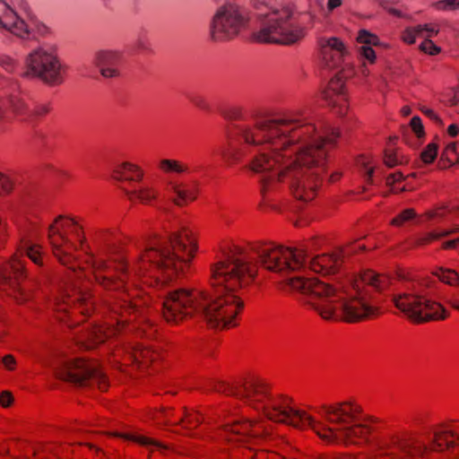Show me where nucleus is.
I'll use <instances>...</instances> for the list:
<instances>
[{
	"label": "nucleus",
	"mask_w": 459,
	"mask_h": 459,
	"mask_svg": "<svg viewBox=\"0 0 459 459\" xmlns=\"http://www.w3.org/2000/svg\"><path fill=\"white\" fill-rule=\"evenodd\" d=\"M84 219L58 215L48 228V242L56 261L83 277L87 284L71 283L56 299V318L73 328L87 320L95 311V302L88 284L95 282L112 291L104 309L108 316L88 332L82 346L94 349L120 333L130 332L153 338L157 326L152 318V298L142 289H130L134 280L157 290L184 276L198 250L195 232L188 227L156 237L130 263L117 247L106 243L96 255L90 249Z\"/></svg>",
	"instance_id": "obj_1"
},
{
	"label": "nucleus",
	"mask_w": 459,
	"mask_h": 459,
	"mask_svg": "<svg viewBox=\"0 0 459 459\" xmlns=\"http://www.w3.org/2000/svg\"><path fill=\"white\" fill-rule=\"evenodd\" d=\"M222 392L234 396L269 420L284 423L299 429H312L329 445L363 446L371 442L377 417L366 414L353 398L310 407L297 406L286 394L273 393L264 377L250 375L239 385H227Z\"/></svg>",
	"instance_id": "obj_2"
},
{
	"label": "nucleus",
	"mask_w": 459,
	"mask_h": 459,
	"mask_svg": "<svg viewBox=\"0 0 459 459\" xmlns=\"http://www.w3.org/2000/svg\"><path fill=\"white\" fill-rule=\"evenodd\" d=\"M258 273V264L248 248L232 246L211 265L213 297L204 288L185 287L168 292L163 299L165 321L178 325L203 316L213 329H230L238 325L244 302L236 292L252 284Z\"/></svg>",
	"instance_id": "obj_3"
},
{
	"label": "nucleus",
	"mask_w": 459,
	"mask_h": 459,
	"mask_svg": "<svg viewBox=\"0 0 459 459\" xmlns=\"http://www.w3.org/2000/svg\"><path fill=\"white\" fill-rule=\"evenodd\" d=\"M316 122L299 113L286 114L281 118L261 119L254 124H231L226 128L227 144L224 159L238 163L255 152L248 169L255 173L278 169L292 160L296 150L309 141L317 132Z\"/></svg>",
	"instance_id": "obj_4"
},
{
	"label": "nucleus",
	"mask_w": 459,
	"mask_h": 459,
	"mask_svg": "<svg viewBox=\"0 0 459 459\" xmlns=\"http://www.w3.org/2000/svg\"><path fill=\"white\" fill-rule=\"evenodd\" d=\"M288 284L307 295V303L323 319L337 320L339 305L343 320L356 323L380 315V294L389 288L391 280L386 274L365 270L339 289L316 278L301 276L290 278Z\"/></svg>",
	"instance_id": "obj_5"
},
{
	"label": "nucleus",
	"mask_w": 459,
	"mask_h": 459,
	"mask_svg": "<svg viewBox=\"0 0 459 459\" xmlns=\"http://www.w3.org/2000/svg\"><path fill=\"white\" fill-rule=\"evenodd\" d=\"M317 132L296 150L290 160V194L298 201L314 200L322 186L331 152L338 147L341 131L318 121Z\"/></svg>",
	"instance_id": "obj_6"
},
{
	"label": "nucleus",
	"mask_w": 459,
	"mask_h": 459,
	"mask_svg": "<svg viewBox=\"0 0 459 459\" xmlns=\"http://www.w3.org/2000/svg\"><path fill=\"white\" fill-rule=\"evenodd\" d=\"M430 451L446 452V459H459V418L438 423L429 446L408 430L385 433L370 446L368 459H417Z\"/></svg>",
	"instance_id": "obj_7"
},
{
	"label": "nucleus",
	"mask_w": 459,
	"mask_h": 459,
	"mask_svg": "<svg viewBox=\"0 0 459 459\" xmlns=\"http://www.w3.org/2000/svg\"><path fill=\"white\" fill-rule=\"evenodd\" d=\"M440 282L459 285V274L448 268H438L432 276L411 282L403 291L393 295L394 307L416 324L444 320L447 312L441 300L448 299Z\"/></svg>",
	"instance_id": "obj_8"
},
{
	"label": "nucleus",
	"mask_w": 459,
	"mask_h": 459,
	"mask_svg": "<svg viewBox=\"0 0 459 459\" xmlns=\"http://www.w3.org/2000/svg\"><path fill=\"white\" fill-rule=\"evenodd\" d=\"M24 257L37 268L42 269L46 266L48 254L42 245L30 239H22L9 261L1 267V282L5 287L7 295L19 304L29 301L32 297L31 291L23 284L28 277Z\"/></svg>",
	"instance_id": "obj_9"
},
{
	"label": "nucleus",
	"mask_w": 459,
	"mask_h": 459,
	"mask_svg": "<svg viewBox=\"0 0 459 459\" xmlns=\"http://www.w3.org/2000/svg\"><path fill=\"white\" fill-rule=\"evenodd\" d=\"M249 250L258 259V265L266 271L287 276L306 269L307 253L302 248L256 241L249 244Z\"/></svg>",
	"instance_id": "obj_10"
},
{
	"label": "nucleus",
	"mask_w": 459,
	"mask_h": 459,
	"mask_svg": "<svg viewBox=\"0 0 459 459\" xmlns=\"http://www.w3.org/2000/svg\"><path fill=\"white\" fill-rule=\"evenodd\" d=\"M265 22L255 38L261 43L290 45L305 36L304 29L296 22L292 11L288 7L260 13Z\"/></svg>",
	"instance_id": "obj_11"
},
{
	"label": "nucleus",
	"mask_w": 459,
	"mask_h": 459,
	"mask_svg": "<svg viewBox=\"0 0 459 459\" xmlns=\"http://www.w3.org/2000/svg\"><path fill=\"white\" fill-rule=\"evenodd\" d=\"M57 378L85 386H97L108 390V382L100 365L95 360L74 359L62 362L55 369Z\"/></svg>",
	"instance_id": "obj_12"
},
{
	"label": "nucleus",
	"mask_w": 459,
	"mask_h": 459,
	"mask_svg": "<svg viewBox=\"0 0 459 459\" xmlns=\"http://www.w3.org/2000/svg\"><path fill=\"white\" fill-rule=\"evenodd\" d=\"M247 13L239 6L227 4L221 6L213 16L211 37L214 41H227L245 30L248 23Z\"/></svg>",
	"instance_id": "obj_13"
},
{
	"label": "nucleus",
	"mask_w": 459,
	"mask_h": 459,
	"mask_svg": "<svg viewBox=\"0 0 459 459\" xmlns=\"http://www.w3.org/2000/svg\"><path fill=\"white\" fill-rule=\"evenodd\" d=\"M26 74L38 77L50 84L63 82L65 69L56 55L43 48H38L26 58Z\"/></svg>",
	"instance_id": "obj_14"
},
{
	"label": "nucleus",
	"mask_w": 459,
	"mask_h": 459,
	"mask_svg": "<svg viewBox=\"0 0 459 459\" xmlns=\"http://www.w3.org/2000/svg\"><path fill=\"white\" fill-rule=\"evenodd\" d=\"M113 356L121 367H134L140 370L156 368L162 359L159 349L143 344L123 345L114 351Z\"/></svg>",
	"instance_id": "obj_15"
},
{
	"label": "nucleus",
	"mask_w": 459,
	"mask_h": 459,
	"mask_svg": "<svg viewBox=\"0 0 459 459\" xmlns=\"http://www.w3.org/2000/svg\"><path fill=\"white\" fill-rule=\"evenodd\" d=\"M224 430L229 433L230 442H246L247 438L264 437L270 433L267 422L262 419H248L240 417L224 425Z\"/></svg>",
	"instance_id": "obj_16"
},
{
	"label": "nucleus",
	"mask_w": 459,
	"mask_h": 459,
	"mask_svg": "<svg viewBox=\"0 0 459 459\" xmlns=\"http://www.w3.org/2000/svg\"><path fill=\"white\" fill-rule=\"evenodd\" d=\"M290 161L278 169L276 173H271L263 177L260 181V194L264 203L276 201L284 191L286 186L290 187V176H291Z\"/></svg>",
	"instance_id": "obj_17"
},
{
	"label": "nucleus",
	"mask_w": 459,
	"mask_h": 459,
	"mask_svg": "<svg viewBox=\"0 0 459 459\" xmlns=\"http://www.w3.org/2000/svg\"><path fill=\"white\" fill-rule=\"evenodd\" d=\"M365 245L360 241H356L351 247L345 250H336L331 254H323L313 257L309 262V269L323 275L332 274L337 272L342 263L344 255H348L351 251H363Z\"/></svg>",
	"instance_id": "obj_18"
},
{
	"label": "nucleus",
	"mask_w": 459,
	"mask_h": 459,
	"mask_svg": "<svg viewBox=\"0 0 459 459\" xmlns=\"http://www.w3.org/2000/svg\"><path fill=\"white\" fill-rule=\"evenodd\" d=\"M321 99L325 101L337 115L342 117L349 110V98L344 81L339 77L332 78L321 91Z\"/></svg>",
	"instance_id": "obj_19"
},
{
	"label": "nucleus",
	"mask_w": 459,
	"mask_h": 459,
	"mask_svg": "<svg viewBox=\"0 0 459 459\" xmlns=\"http://www.w3.org/2000/svg\"><path fill=\"white\" fill-rule=\"evenodd\" d=\"M166 191L171 202L178 207H186L197 200L200 193L196 181L170 180Z\"/></svg>",
	"instance_id": "obj_20"
},
{
	"label": "nucleus",
	"mask_w": 459,
	"mask_h": 459,
	"mask_svg": "<svg viewBox=\"0 0 459 459\" xmlns=\"http://www.w3.org/2000/svg\"><path fill=\"white\" fill-rule=\"evenodd\" d=\"M319 55L323 64L328 68L339 66L346 54L343 42L335 37H322L317 41Z\"/></svg>",
	"instance_id": "obj_21"
},
{
	"label": "nucleus",
	"mask_w": 459,
	"mask_h": 459,
	"mask_svg": "<svg viewBox=\"0 0 459 459\" xmlns=\"http://www.w3.org/2000/svg\"><path fill=\"white\" fill-rule=\"evenodd\" d=\"M0 29L22 39L30 34L27 23L3 0H0Z\"/></svg>",
	"instance_id": "obj_22"
},
{
	"label": "nucleus",
	"mask_w": 459,
	"mask_h": 459,
	"mask_svg": "<svg viewBox=\"0 0 459 459\" xmlns=\"http://www.w3.org/2000/svg\"><path fill=\"white\" fill-rule=\"evenodd\" d=\"M144 177V169L140 165L128 160L118 163L112 170V178L118 181L140 184Z\"/></svg>",
	"instance_id": "obj_23"
},
{
	"label": "nucleus",
	"mask_w": 459,
	"mask_h": 459,
	"mask_svg": "<svg viewBox=\"0 0 459 459\" xmlns=\"http://www.w3.org/2000/svg\"><path fill=\"white\" fill-rule=\"evenodd\" d=\"M126 195L131 203L141 204H152L158 200V189L149 184H142L126 190Z\"/></svg>",
	"instance_id": "obj_24"
},
{
	"label": "nucleus",
	"mask_w": 459,
	"mask_h": 459,
	"mask_svg": "<svg viewBox=\"0 0 459 459\" xmlns=\"http://www.w3.org/2000/svg\"><path fill=\"white\" fill-rule=\"evenodd\" d=\"M357 42L361 45L359 49L360 56L369 64H374L376 53L372 47L380 45L379 38L366 30H360L358 32Z\"/></svg>",
	"instance_id": "obj_25"
},
{
	"label": "nucleus",
	"mask_w": 459,
	"mask_h": 459,
	"mask_svg": "<svg viewBox=\"0 0 459 459\" xmlns=\"http://www.w3.org/2000/svg\"><path fill=\"white\" fill-rule=\"evenodd\" d=\"M356 166L368 184H374L382 177V168L376 165L374 159L370 155H359L356 159Z\"/></svg>",
	"instance_id": "obj_26"
},
{
	"label": "nucleus",
	"mask_w": 459,
	"mask_h": 459,
	"mask_svg": "<svg viewBox=\"0 0 459 459\" xmlns=\"http://www.w3.org/2000/svg\"><path fill=\"white\" fill-rule=\"evenodd\" d=\"M119 60L117 53L113 51H100L96 56V64L104 77L109 78L118 74L116 67Z\"/></svg>",
	"instance_id": "obj_27"
},
{
	"label": "nucleus",
	"mask_w": 459,
	"mask_h": 459,
	"mask_svg": "<svg viewBox=\"0 0 459 459\" xmlns=\"http://www.w3.org/2000/svg\"><path fill=\"white\" fill-rule=\"evenodd\" d=\"M384 163L388 168H394L407 164L410 160L409 157L404 154L401 148L392 143L387 144L384 151Z\"/></svg>",
	"instance_id": "obj_28"
},
{
	"label": "nucleus",
	"mask_w": 459,
	"mask_h": 459,
	"mask_svg": "<svg viewBox=\"0 0 459 459\" xmlns=\"http://www.w3.org/2000/svg\"><path fill=\"white\" fill-rule=\"evenodd\" d=\"M459 232V228H454L451 230H434L430 232L424 233L420 236L416 237L413 239V242L411 244L412 247H420L428 246L434 241H437L442 238L450 236L454 233Z\"/></svg>",
	"instance_id": "obj_29"
},
{
	"label": "nucleus",
	"mask_w": 459,
	"mask_h": 459,
	"mask_svg": "<svg viewBox=\"0 0 459 459\" xmlns=\"http://www.w3.org/2000/svg\"><path fill=\"white\" fill-rule=\"evenodd\" d=\"M7 103L9 105V108H4V105H5V103L0 100V120L4 118H10L11 114L22 118L27 109L23 100L18 97H14L7 100Z\"/></svg>",
	"instance_id": "obj_30"
},
{
	"label": "nucleus",
	"mask_w": 459,
	"mask_h": 459,
	"mask_svg": "<svg viewBox=\"0 0 459 459\" xmlns=\"http://www.w3.org/2000/svg\"><path fill=\"white\" fill-rule=\"evenodd\" d=\"M180 413V410L176 411L174 408L166 407L160 408V410H156L153 412L152 419L158 424H164L167 426L178 428L179 426V419L178 415Z\"/></svg>",
	"instance_id": "obj_31"
},
{
	"label": "nucleus",
	"mask_w": 459,
	"mask_h": 459,
	"mask_svg": "<svg viewBox=\"0 0 459 459\" xmlns=\"http://www.w3.org/2000/svg\"><path fill=\"white\" fill-rule=\"evenodd\" d=\"M108 437H117L126 441H131L143 446H156L161 447L160 444L155 439L143 436L139 433L132 432H107Z\"/></svg>",
	"instance_id": "obj_32"
},
{
	"label": "nucleus",
	"mask_w": 459,
	"mask_h": 459,
	"mask_svg": "<svg viewBox=\"0 0 459 459\" xmlns=\"http://www.w3.org/2000/svg\"><path fill=\"white\" fill-rule=\"evenodd\" d=\"M178 419L180 420L178 428L188 430L195 429L204 420L198 411L186 408L180 409Z\"/></svg>",
	"instance_id": "obj_33"
},
{
	"label": "nucleus",
	"mask_w": 459,
	"mask_h": 459,
	"mask_svg": "<svg viewBox=\"0 0 459 459\" xmlns=\"http://www.w3.org/2000/svg\"><path fill=\"white\" fill-rule=\"evenodd\" d=\"M159 169L166 174L176 173V174H188L191 169L188 164L178 160L172 159H162L158 164Z\"/></svg>",
	"instance_id": "obj_34"
},
{
	"label": "nucleus",
	"mask_w": 459,
	"mask_h": 459,
	"mask_svg": "<svg viewBox=\"0 0 459 459\" xmlns=\"http://www.w3.org/2000/svg\"><path fill=\"white\" fill-rule=\"evenodd\" d=\"M405 178L401 171L390 173L385 178V186L389 188V192L398 194L407 190L404 183Z\"/></svg>",
	"instance_id": "obj_35"
},
{
	"label": "nucleus",
	"mask_w": 459,
	"mask_h": 459,
	"mask_svg": "<svg viewBox=\"0 0 459 459\" xmlns=\"http://www.w3.org/2000/svg\"><path fill=\"white\" fill-rule=\"evenodd\" d=\"M219 112L224 119L230 121H240L245 117L244 108L238 105L221 107Z\"/></svg>",
	"instance_id": "obj_36"
},
{
	"label": "nucleus",
	"mask_w": 459,
	"mask_h": 459,
	"mask_svg": "<svg viewBox=\"0 0 459 459\" xmlns=\"http://www.w3.org/2000/svg\"><path fill=\"white\" fill-rule=\"evenodd\" d=\"M246 456L250 459H281L278 454L264 449L249 448L246 452Z\"/></svg>",
	"instance_id": "obj_37"
},
{
	"label": "nucleus",
	"mask_w": 459,
	"mask_h": 459,
	"mask_svg": "<svg viewBox=\"0 0 459 459\" xmlns=\"http://www.w3.org/2000/svg\"><path fill=\"white\" fill-rule=\"evenodd\" d=\"M450 163H459V142L447 144L442 154Z\"/></svg>",
	"instance_id": "obj_38"
},
{
	"label": "nucleus",
	"mask_w": 459,
	"mask_h": 459,
	"mask_svg": "<svg viewBox=\"0 0 459 459\" xmlns=\"http://www.w3.org/2000/svg\"><path fill=\"white\" fill-rule=\"evenodd\" d=\"M437 144L435 143H430L427 145V147L421 152L420 159L425 164L432 163L437 155Z\"/></svg>",
	"instance_id": "obj_39"
},
{
	"label": "nucleus",
	"mask_w": 459,
	"mask_h": 459,
	"mask_svg": "<svg viewBox=\"0 0 459 459\" xmlns=\"http://www.w3.org/2000/svg\"><path fill=\"white\" fill-rule=\"evenodd\" d=\"M415 216L416 212L414 209H405L392 220L391 224L396 227H400L403 226L405 222L413 219Z\"/></svg>",
	"instance_id": "obj_40"
},
{
	"label": "nucleus",
	"mask_w": 459,
	"mask_h": 459,
	"mask_svg": "<svg viewBox=\"0 0 459 459\" xmlns=\"http://www.w3.org/2000/svg\"><path fill=\"white\" fill-rule=\"evenodd\" d=\"M421 36L418 25L405 29L402 33V39L403 42L411 45L416 41L418 37Z\"/></svg>",
	"instance_id": "obj_41"
},
{
	"label": "nucleus",
	"mask_w": 459,
	"mask_h": 459,
	"mask_svg": "<svg viewBox=\"0 0 459 459\" xmlns=\"http://www.w3.org/2000/svg\"><path fill=\"white\" fill-rule=\"evenodd\" d=\"M420 49L425 54L430 56L438 55L441 52V48L437 47L432 40L427 39L420 45Z\"/></svg>",
	"instance_id": "obj_42"
},
{
	"label": "nucleus",
	"mask_w": 459,
	"mask_h": 459,
	"mask_svg": "<svg viewBox=\"0 0 459 459\" xmlns=\"http://www.w3.org/2000/svg\"><path fill=\"white\" fill-rule=\"evenodd\" d=\"M439 11H454L459 8V0H440L434 4Z\"/></svg>",
	"instance_id": "obj_43"
},
{
	"label": "nucleus",
	"mask_w": 459,
	"mask_h": 459,
	"mask_svg": "<svg viewBox=\"0 0 459 459\" xmlns=\"http://www.w3.org/2000/svg\"><path fill=\"white\" fill-rule=\"evenodd\" d=\"M449 213L446 206H439L425 212L427 220L442 219Z\"/></svg>",
	"instance_id": "obj_44"
},
{
	"label": "nucleus",
	"mask_w": 459,
	"mask_h": 459,
	"mask_svg": "<svg viewBox=\"0 0 459 459\" xmlns=\"http://www.w3.org/2000/svg\"><path fill=\"white\" fill-rule=\"evenodd\" d=\"M410 126L419 139L425 136L424 126L422 125L421 119L419 117H413L411 118Z\"/></svg>",
	"instance_id": "obj_45"
},
{
	"label": "nucleus",
	"mask_w": 459,
	"mask_h": 459,
	"mask_svg": "<svg viewBox=\"0 0 459 459\" xmlns=\"http://www.w3.org/2000/svg\"><path fill=\"white\" fill-rule=\"evenodd\" d=\"M13 188V180L8 176L0 173V195H7Z\"/></svg>",
	"instance_id": "obj_46"
},
{
	"label": "nucleus",
	"mask_w": 459,
	"mask_h": 459,
	"mask_svg": "<svg viewBox=\"0 0 459 459\" xmlns=\"http://www.w3.org/2000/svg\"><path fill=\"white\" fill-rule=\"evenodd\" d=\"M385 10H386L390 14L401 17L402 12L392 5L397 3V0H376Z\"/></svg>",
	"instance_id": "obj_47"
},
{
	"label": "nucleus",
	"mask_w": 459,
	"mask_h": 459,
	"mask_svg": "<svg viewBox=\"0 0 459 459\" xmlns=\"http://www.w3.org/2000/svg\"><path fill=\"white\" fill-rule=\"evenodd\" d=\"M418 28L421 36L423 35V33H426V36L428 38H432L437 35L439 31L437 26L434 24L418 25Z\"/></svg>",
	"instance_id": "obj_48"
},
{
	"label": "nucleus",
	"mask_w": 459,
	"mask_h": 459,
	"mask_svg": "<svg viewBox=\"0 0 459 459\" xmlns=\"http://www.w3.org/2000/svg\"><path fill=\"white\" fill-rule=\"evenodd\" d=\"M2 364L4 368L9 371H13L16 368V360L11 354L5 355L2 358Z\"/></svg>",
	"instance_id": "obj_49"
},
{
	"label": "nucleus",
	"mask_w": 459,
	"mask_h": 459,
	"mask_svg": "<svg viewBox=\"0 0 459 459\" xmlns=\"http://www.w3.org/2000/svg\"><path fill=\"white\" fill-rule=\"evenodd\" d=\"M191 102L197 108H199L200 109H203V110H207L209 109V103L207 102V100L202 97V96H199V95H195V96H193L191 97Z\"/></svg>",
	"instance_id": "obj_50"
},
{
	"label": "nucleus",
	"mask_w": 459,
	"mask_h": 459,
	"mask_svg": "<svg viewBox=\"0 0 459 459\" xmlns=\"http://www.w3.org/2000/svg\"><path fill=\"white\" fill-rule=\"evenodd\" d=\"M0 65L8 72H13L16 67L15 61L9 56L1 57Z\"/></svg>",
	"instance_id": "obj_51"
},
{
	"label": "nucleus",
	"mask_w": 459,
	"mask_h": 459,
	"mask_svg": "<svg viewBox=\"0 0 459 459\" xmlns=\"http://www.w3.org/2000/svg\"><path fill=\"white\" fill-rule=\"evenodd\" d=\"M13 401V394L8 391H4L0 394V405L7 408L9 407Z\"/></svg>",
	"instance_id": "obj_52"
},
{
	"label": "nucleus",
	"mask_w": 459,
	"mask_h": 459,
	"mask_svg": "<svg viewBox=\"0 0 459 459\" xmlns=\"http://www.w3.org/2000/svg\"><path fill=\"white\" fill-rule=\"evenodd\" d=\"M441 248L445 250L459 249V238L443 242Z\"/></svg>",
	"instance_id": "obj_53"
},
{
	"label": "nucleus",
	"mask_w": 459,
	"mask_h": 459,
	"mask_svg": "<svg viewBox=\"0 0 459 459\" xmlns=\"http://www.w3.org/2000/svg\"><path fill=\"white\" fill-rule=\"evenodd\" d=\"M421 111L422 113L428 117L429 119L440 124L441 123V120L440 118L438 117V116L437 115V113L431 109V108H421Z\"/></svg>",
	"instance_id": "obj_54"
},
{
	"label": "nucleus",
	"mask_w": 459,
	"mask_h": 459,
	"mask_svg": "<svg viewBox=\"0 0 459 459\" xmlns=\"http://www.w3.org/2000/svg\"><path fill=\"white\" fill-rule=\"evenodd\" d=\"M49 110H50L49 105L43 104V105L37 107L35 108L34 112L37 116H44V115L48 114L49 112Z\"/></svg>",
	"instance_id": "obj_55"
},
{
	"label": "nucleus",
	"mask_w": 459,
	"mask_h": 459,
	"mask_svg": "<svg viewBox=\"0 0 459 459\" xmlns=\"http://www.w3.org/2000/svg\"><path fill=\"white\" fill-rule=\"evenodd\" d=\"M446 302L455 309L459 311V294L454 295L446 299Z\"/></svg>",
	"instance_id": "obj_56"
},
{
	"label": "nucleus",
	"mask_w": 459,
	"mask_h": 459,
	"mask_svg": "<svg viewBox=\"0 0 459 459\" xmlns=\"http://www.w3.org/2000/svg\"><path fill=\"white\" fill-rule=\"evenodd\" d=\"M342 177V173L341 171H333L329 176L328 181L331 184H334V183L340 181Z\"/></svg>",
	"instance_id": "obj_57"
},
{
	"label": "nucleus",
	"mask_w": 459,
	"mask_h": 459,
	"mask_svg": "<svg viewBox=\"0 0 459 459\" xmlns=\"http://www.w3.org/2000/svg\"><path fill=\"white\" fill-rule=\"evenodd\" d=\"M447 134L451 137H455L459 134V126L456 124H452L447 128Z\"/></svg>",
	"instance_id": "obj_58"
},
{
	"label": "nucleus",
	"mask_w": 459,
	"mask_h": 459,
	"mask_svg": "<svg viewBox=\"0 0 459 459\" xmlns=\"http://www.w3.org/2000/svg\"><path fill=\"white\" fill-rule=\"evenodd\" d=\"M342 0H328L327 8L329 11H333V9L341 6Z\"/></svg>",
	"instance_id": "obj_59"
},
{
	"label": "nucleus",
	"mask_w": 459,
	"mask_h": 459,
	"mask_svg": "<svg viewBox=\"0 0 459 459\" xmlns=\"http://www.w3.org/2000/svg\"><path fill=\"white\" fill-rule=\"evenodd\" d=\"M59 178L64 180H70L72 178V174L67 170L59 171Z\"/></svg>",
	"instance_id": "obj_60"
},
{
	"label": "nucleus",
	"mask_w": 459,
	"mask_h": 459,
	"mask_svg": "<svg viewBox=\"0 0 459 459\" xmlns=\"http://www.w3.org/2000/svg\"><path fill=\"white\" fill-rule=\"evenodd\" d=\"M207 459H228V455L224 452L220 455L212 454Z\"/></svg>",
	"instance_id": "obj_61"
},
{
	"label": "nucleus",
	"mask_w": 459,
	"mask_h": 459,
	"mask_svg": "<svg viewBox=\"0 0 459 459\" xmlns=\"http://www.w3.org/2000/svg\"><path fill=\"white\" fill-rule=\"evenodd\" d=\"M335 459H355V456L352 454H340Z\"/></svg>",
	"instance_id": "obj_62"
},
{
	"label": "nucleus",
	"mask_w": 459,
	"mask_h": 459,
	"mask_svg": "<svg viewBox=\"0 0 459 459\" xmlns=\"http://www.w3.org/2000/svg\"><path fill=\"white\" fill-rule=\"evenodd\" d=\"M411 108L409 106H404L401 109V113L404 117L409 116L411 114Z\"/></svg>",
	"instance_id": "obj_63"
},
{
	"label": "nucleus",
	"mask_w": 459,
	"mask_h": 459,
	"mask_svg": "<svg viewBox=\"0 0 459 459\" xmlns=\"http://www.w3.org/2000/svg\"><path fill=\"white\" fill-rule=\"evenodd\" d=\"M41 34H47L49 32V29L46 27L45 25H42L40 28H39Z\"/></svg>",
	"instance_id": "obj_64"
}]
</instances>
